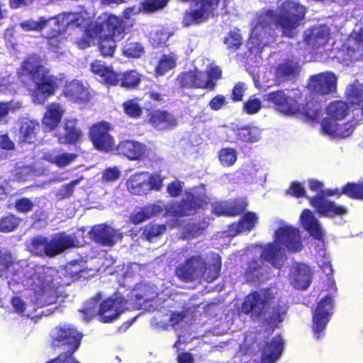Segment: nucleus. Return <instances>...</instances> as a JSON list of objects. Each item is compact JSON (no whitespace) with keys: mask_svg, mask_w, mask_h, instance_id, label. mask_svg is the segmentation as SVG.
Listing matches in <instances>:
<instances>
[{"mask_svg":"<svg viewBox=\"0 0 363 363\" xmlns=\"http://www.w3.org/2000/svg\"><path fill=\"white\" fill-rule=\"evenodd\" d=\"M306 8L297 1L285 0L277 7V11L262 9L255 18V24L247 40L250 52L263 48L276 29L282 35L291 38L294 31L305 19Z\"/></svg>","mask_w":363,"mask_h":363,"instance_id":"nucleus-1","label":"nucleus"},{"mask_svg":"<svg viewBox=\"0 0 363 363\" xmlns=\"http://www.w3.org/2000/svg\"><path fill=\"white\" fill-rule=\"evenodd\" d=\"M72 28H84L83 35L77 40L76 44L80 49L89 48L96 36L111 37L122 39L125 35L126 23L121 17L111 13L104 12L95 21L76 14L68 23Z\"/></svg>","mask_w":363,"mask_h":363,"instance_id":"nucleus-2","label":"nucleus"},{"mask_svg":"<svg viewBox=\"0 0 363 363\" xmlns=\"http://www.w3.org/2000/svg\"><path fill=\"white\" fill-rule=\"evenodd\" d=\"M21 68L35 85L32 94L34 101L43 104L58 89L61 79L50 74V69L42 64L38 55H30L23 61Z\"/></svg>","mask_w":363,"mask_h":363,"instance_id":"nucleus-3","label":"nucleus"},{"mask_svg":"<svg viewBox=\"0 0 363 363\" xmlns=\"http://www.w3.org/2000/svg\"><path fill=\"white\" fill-rule=\"evenodd\" d=\"M222 262L219 255L212 264H208L199 254L187 257L175 267L174 274L182 282L191 283L203 280L213 282L220 274Z\"/></svg>","mask_w":363,"mask_h":363,"instance_id":"nucleus-4","label":"nucleus"},{"mask_svg":"<svg viewBox=\"0 0 363 363\" xmlns=\"http://www.w3.org/2000/svg\"><path fill=\"white\" fill-rule=\"evenodd\" d=\"M90 67L94 74L101 78L103 84L108 86H120L126 90H134L139 87L142 81V74L135 69L118 73L101 60L94 61Z\"/></svg>","mask_w":363,"mask_h":363,"instance_id":"nucleus-5","label":"nucleus"},{"mask_svg":"<svg viewBox=\"0 0 363 363\" xmlns=\"http://www.w3.org/2000/svg\"><path fill=\"white\" fill-rule=\"evenodd\" d=\"M76 247L73 237L61 232L50 240L44 236H36L30 239V251L38 256L54 257L65 250Z\"/></svg>","mask_w":363,"mask_h":363,"instance_id":"nucleus-6","label":"nucleus"},{"mask_svg":"<svg viewBox=\"0 0 363 363\" xmlns=\"http://www.w3.org/2000/svg\"><path fill=\"white\" fill-rule=\"evenodd\" d=\"M286 194L296 198H306L310 205L315 209L316 212L325 216H342L347 212L345 207L336 205L335 202L326 199L323 195L308 196L304 187L297 182H291Z\"/></svg>","mask_w":363,"mask_h":363,"instance_id":"nucleus-7","label":"nucleus"},{"mask_svg":"<svg viewBox=\"0 0 363 363\" xmlns=\"http://www.w3.org/2000/svg\"><path fill=\"white\" fill-rule=\"evenodd\" d=\"M50 337L53 349H61L62 352L74 354L81 345L83 335L73 325L61 323L52 330Z\"/></svg>","mask_w":363,"mask_h":363,"instance_id":"nucleus-8","label":"nucleus"},{"mask_svg":"<svg viewBox=\"0 0 363 363\" xmlns=\"http://www.w3.org/2000/svg\"><path fill=\"white\" fill-rule=\"evenodd\" d=\"M111 130V125L108 121H101L91 125L88 137L95 150L108 153L115 149V139L110 133Z\"/></svg>","mask_w":363,"mask_h":363,"instance_id":"nucleus-9","label":"nucleus"},{"mask_svg":"<svg viewBox=\"0 0 363 363\" xmlns=\"http://www.w3.org/2000/svg\"><path fill=\"white\" fill-rule=\"evenodd\" d=\"M301 94L291 96L289 90L279 89L268 93L265 100L277 111L285 115L293 116L301 111Z\"/></svg>","mask_w":363,"mask_h":363,"instance_id":"nucleus-10","label":"nucleus"},{"mask_svg":"<svg viewBox=\"0 0 363 363\" xmlns=\"http://www.w3.org/2000/svg\"><path fill=\"white\" fill-rule=\"evenodd\" d=\"M220 0H196L195 9L186 11L184 13L182 25L189 27L206 21L214 17L218 9Z\"/></svg>","mask_w":363,"mask_h":363,"instance_id":"nucleus-11","label":"nucleus"},{"mask_svg":"<svg viewBox=\"0 0 363 363\" xmlns=\"http://www.w3.org/2000/svg\"><path fill=\"white\" fill-rule=\"evenodd\" d=\"M204 203L199 196L190 194L185 199L174 201L164 206V214L174 218H183L194 215Z\"/></svg>","mask_w":363,"mask_h":363,"instance_id":"nucleus-12","label":"nucleus"},{"mask_svg":"<svg viewBox=\"0 0 363 363\" xmlns=\"http://www.w3.org/2000/svg\"><path fill=\"white\" fill-rule=\"evenodd\" d=\"M333 300L330 294L323 297L317 303L313 314V331L320 338L333 314Z\"/></svg>","mask_w":363,"mask_h":363,"instance_id":"nucleus-13","label":"nucleus"},{"mask_svg":"<svg viewBox=\"0 0 363 363\" xmlns=\"http://www.w3.org/2000/svg\"><path fill=\"white\" fill-rule=\"evenodd\" d=\"M274 298L269 290L264 292V298H261L260 294L257 291L251 292L245 298L241 305V311L245 315L251 314L255 318H260L265 313Z\"/></svg>","mask_w":363,"mask_h":363,"instance_id":"nucleus-14","label":"nucleus"},{"mask_svg":"<svg viewBox=\"0 0 363 363\" xmlns=\"http://www.w3.org/2000/svg\"><path fill=\"white\" fill-rule=\"evenodd\" d=\"M89 235L93 242L104 247H112L122 238V234L118 230L106 223L94 225Z\"/></svg>","mask_w":363,"mask_h":363,"instance_id":"nucleus-15","label":"nucleus"},{"mask_svg":"<svg viewBox=\"0 0 363 363\" xmlns=\"http://www.w3.org/2000/svg\"><path fill=\"white\" fill-rule=\"evenodd\" d=\"M61 95L71 102L79 104L88 103L92 98L89 86L77 79L65 82Z\"/></svg>","mask_w":363,"mask_h":363,"instance_id":"nucleus-16","label":"nucleus"},{"mask_svg":"<svg viewBox=\"0 0 363 363\" xmlns=\"http://www.w3.org/2000/svg\"><path fill=\"white\" fill-rule=\"evenodd\" d=\"M337 77L331 72H321L310 77L308 86L315 94L327 95L336 91Z\"/></svg>","mask_w":363,"mask_h":363,"instance_id":"nucleus-17","label":"nucleus"},{"mask_svg":"<svg viewBox=\"0 0 363 363\" xmlns=\"http://www.w3.org/2000/svg\"><path fill=\"white\" fill-rule=\"evenodd\" d=\"M276 238L278 242L291 253L299 252L303 249L300 232L294 227L286 225L279 228Z\"/></svg>","mask_w":363,"mask_h":363,"instance_id":"nucleus-18","label":"nucleus"},{"mask_svg":"<svg viewBox=\"0 0 363 363\" xmlns=\"http://www.w3.org/2000/svg\"><path fill=\"white\" fill-rule=\"evenodd\" d=\"M204 74L198 69L182 72L178 74L176 81L182 89H197L211 87L213 84L210 80H204Z\"/></svg>","mask_w":363,"mask_h":363,"instance_id":"nucleus-19","label":"nucleus"},{"mask_svg":"<svg viewBox=\"0 0 363 363\" xmlns=\"http://www.w3.org/2000/svg\"><path fill=\"white\" fill-rule=\"evenodd\" d=\"M52 21L53 27L47 33L46 38L53 39L58 38L64 31V26L55 19H46L45 17H39L38 21L29 19L22 21L20 26L25 31H39L42 30L45 26H50Z\"/></svg>","mask_w":363,"mask_h":363,"instance_id":"nucleus-20","label":"nucleus"},{"mask_svg":"<svg viewBox=\"0 0 363 363\" xmlns=\"http://www.w3.org/2000/svg\"><path fill=\"white\" fill-rule=\"evenodd\" d=\"M148 123L158 130H167L177 125L174 116L166 110L156 109L148 113Z\"/></svg>","mask_w":363,"mask_h":363,"instance_id":"nucleus-21","label":"nucleus"},{"mask_svg":"<svg viewBox=\"0 0 363 363\" xmlns=\"http://www.w3.org/2000/svg\"><path fill=\"white\" fill-rule=\"evenodd\" d=\"M121 303L117 298H107L104 300L98 309L99 320L104 323H111L117 319L121 313Z\"/></svg>","mask_w":363,"mask_h":363,"instance_id":"nucleus-22","label":"nucleus"},{"mask_svg":"<svg viewBox=\"0 0 363 363\" xmlns=\"http://www.w3.org/2000/svg\"><path fill=\"white\" fill-rule=\"evenodd\" d=\"M147 172H138L132 174L126 182L128 191L135 196H145L149 194L147 187Z\"/></svg>","mask_w":363,"mask_h":363,"instance_id":"nucleus-23","label":"nucleus"},{"mask_svg":"<svg viewBox=\"0 0 363 363\" xmlns=\"http://www.w3.org/2000/svg\"><path fill=\"white\" fill-rule=\"evenodd\" d=\"M115 148L118 154L125 156L130 160H140L145 153V145L135 140H122Z\"/></svg>","mask_w":363,"mask_h":363,"instance_id":"nucleus-24","label":"nucleus"},{"mask_svg":"<svg viewBox=\"0 0 363 363\" xmlns=\"http://www.w3.org/2000/svg\"><path fill=\"white\" fill-rule=\"evenodd\" d=\"M325 194L340 197L345 195L351 199L363 200V179L358 182H347L341 189H328Z\"/></svg>","mask_w":363,"mask_h":363,"instance_id":"nucleus-25","label":"nucleus"},{"mask_svg":"<svg viewBox=\"0 0 363 363\" xmlns=\"http://www.w3.org/2000/svg\"><path fill=\"white\" fill-rule=\"evenodd\" d=\"M299 73L298 63L293 60H286L279 63L275 69V77L279 83L295 80Z\"/></svg>","mask_w":363,"mask_h":363,"instance_id":"nucleus-26","label":"nucleus"},{"mask_svg":"<svg viewBox=\"0 0 363 363\" xmlns=\"http://www.w3.org/2000/svg\"><path fill=\"white\" fill-rule=\"evenodd\" d=\"M282 340L275 337L267 342L261 351V363H273L280 356L282 349Z\"/></svg>","mask_w":363,"mask_h":363,"instance_id":"nucleus-27","label":"nucleus"},{"mask_svg":"<svg viewBox=\"0 0 363 363\" xmlns=\"http://www.w3.org/2000/svg\"><path fill=\"white\" fill-rule=\"evenodd\" d=\"M301 220L303 228L315 240H323V233L320 225L309 209H304L302 211Z\"/></svg>","mask_w":363,"mask_h":363,"instance_id":"nucleus-28","label":"nucleus"},{"mask_svg":"<svg viewBox=\"0 0 363 363\" xmlns=\"http://www.w3.org/2000/svg\"><path fill=\"white\" fill-rule=\"evenodd\" d=\"M263 260L269 262L275 268H281L284 260V253L277 243H269L261 253Z\"/></svg>","mask_w":363,"mask_h":363,"instance_id":"nucleus-29","label":"nucleus"},{"mask_svg":"<svg viewBox=\"0 0 363 363\" xmlns=\"http://www.w3.org/2000/svg\"><path fill=\"white\" fill-rule=\"evenodd\" d=\"M234 133L238 140L246 143H254L261 138V130L252 123L236 125Z\"/></svg>","mask_w":363,"mask_h":363,"instance_id":"nucleus-30","label":"nucleus"},{"mask_svg":"<svg viewBox=\"0 0 363 363\" xmlns=\"http://www.w3.org/2000/svg\"><path fill=\"white\" fill-rule=\"evenodd\" d=\"M64 114V110L58 103H51L43 117L42 123L49 130H54L60 123Z\"/></svg>","mask_w":363,"mask_h":363,"instance_id":"nucleus-31","label":"nucleus"},{"mask_svg":"<svg viewBox=\"0 0 363 363\" xmlns=\"http://www.w3.org/2000/svg\"><path fill=\"white\" fill-rule=\"evenodd\" d=\"M64 130L65 144L77 145L82 141L83 133L77 127V121L76 119L65 120Z\"/></svg>","mask_w":363,"mask_h":363,"instance_id":"nucleus-32","label":"nucleus"},{"mask_svg":"<svg viewBox=\"0 0 363 363\" xmlns=\"http://www.w3.org/2000/svg\"><path fill=\"white\" fill-rule=\"evenodd\" d=\"M39 130V123L34 121L23 122L18 129L19 142L29 144L34 143L36 140V135Z\"/></svg>","mask_w":363,"mask_h":363,"instance_id":"nucleus-33","label":"nucleus"},{"mask_svg":"<svg viewBox=\"0 0 363 363\" xmlns=\"http://www.w3.org/2000/svg\"><path fill=\"white\" fill-rule=\"evenodd\" d=\"M244 277L247 282H259L263 278L262 263L259 259L253 258L247 262Z\"/></svg>","mask_w":363,"mask_h":363,"instance_id":"nucleus-34","label":"nucleus"},{"mask_svg":"<svg viewBox=\"0 0 363 363\" xmlns=\"http://www.w3.org/2000/svg\"><path fill=\"white\" fill-rule=\"evenodd\" d=\"M96 39L98 40V50L105 58L114 56L117 48L116 42L121 40L106 36H96Z\"/></svg>","mask_w":363,"mask_h":363,"instance_id":"nucleus-35","label":"nucleus"},{"mask_svg":"<svg viewBox=\"0 0 363 363\" xmlns=\"http://www.w3.org/2000/svg\"><path fill=\"white\" fill-rule=\"evenodd\" d=\"M350 107L346 101L341 100L330 103L326 108V113L334 121L344 119L349 113Z\"/></svg>","mask_w":363,"mask_h":363,"instance_id":"nucleus-36","label":"nucleus"},{"mask_svg":"<svg viewBox=\"0 0 363 363\" xmlns=\"http://www.w3.org/2000/svg\"><path fill=\"white\" fill-rule=\"evenodd\" d=\"M257 220L258 217L256 213L248 211L242 216L238 222L233 223L232 228L235 229L236 234L243 231H250L255 228Z\"/></svg>","mask_w":363,"mask_h":363,"instance_id":"nucleus-37","label":"nucleus"},{"mask_svg":"<svg viewBox=\"0 0 363 363\" xmlns=\"http://www.w3.org/2000/svg\"><path fill=\"white\" fill-rule=\"evenodd\" d=\"M78 155L75 153L64 152L57 155L51 152H46L43 155V159L58 167H64L73 162Z\"/></svg>","mask_w":363,"mask_h":363,"instance_id":"nucleus-38","label":"nucleus"},{"mask_svg":"<svg viewBox=\"0 0 363 363\" xmlns=\"http://www.w3.org/2000/svg\"><path fill=\"white\" fill-rule=\"evenodd\" d=\"M140 99L138 97L128 99L123 102L121 106L124 113L129 118L138 119L143 113V108L140 104Z\"/></svg>","mask_w":363,"mask_h":363,"instance_id":"nucleus-39","label":"nucleus"},{"mask_svg":"<svg viewBox=\"0 0 363 363\" xmlns=\"http://www.w3.org/2000/svg\"><path fill=\"white\" fill-rule=\"evenodd\" d=\"M295 282L297 288L306 289L311 283V272L308 267L300 264L296 267Z\"/></svg>","mask_w":363,"mask_h":363,"instance_id":"nucleus-40","label":"nucleus"},{"mask_svg":"<svg viewBox=\"0 0 363 363\" xmlns=\"http://www.w3.org/2000/svg\"><path fill=\"white\" fill-rule=\"evenodd\" d=\"M145 52V49L143 45L138 41H134L130 38H128L123 48L122 54L125 57L128 58H139Z\"/></svg>","mask_w":363,"mask_h":363,"instance_id":"nucleus-41","label":"nucleus"},{"mask_svg":"<svg viewBox=\"0 0 363 363\" xmlns=\"http://www.w3.org/2000/svg\"><path fill=\"white\" fill-rule=\"evenodd\" d=\"M223 43L227 49L230 51H236L243 44V38L238 28L230 30L223 39Z\"/></svg>","mask_w":363,"mask_h":363,"instance_id":"nucleus-42","label":"nucleus"},{"mask_svg":"<svg viewBox=\"0 0 363 363\" xmlns=\"http://www.w3.org/2000/svg\"><path fill=\"white\" fill-rule=\"evenodd\" d=\"M218 160L224 167H232L238 159V152L233 147H223L218 153Z\"/></svg>","mask_w":363,"mask_h":363,"instance_id":"nucleus-43","label":"nucleus"},{"mask_svg":"<svg viewBox=\"0 0 363 363\" xmlns=\"http://www.w3.org/2000/svg\"><path fill=\"white\" fill-rule=\"evenodd\" d=\"M168 0H142L139 11L144 13H154L163 9L168 4Z\"/></svg>","mask_w":363,"mask_h":363,"instance_id":"nucleus-44","label":"nucleus"},{"mask_svg":"<svg viewBox=\"0 0 363 363\" xmlns=\"http://www.w3.org/2000/svg\"><path fill=\"white\" fill-rule=\"evenodd\" d=\"M285 311L281 306L277 304L272 307V311L264 319V323L272 328H277V325L283 321L282 315Z\"/></svg>","mask_w":363,"mask_h":363,"instance_id":"nucleus-45","label":"nucleus"},{"mask_svg":"<svg viewBox=\"0 0 363 363\" xmlns=\"http://www.w3.org/2000/svg\"><path fill=\"white\" fill-rule=\"evenodd\" d=\"M176 65L175 57L169 55H163L155 67V74L157 76H162L169 70L174 68Z\"/></svg>","mask_w":363,"mask_h":363,"instance_id":"nucleus-46","label":"nucleus"},{"mask_svg":"<svg viewBox=\"0 0 363 363\" xmlns=\"http://www.w3.org/2000/svg\"><path fill=\"white\" fill-rule=\"evenodd\" d=\"M20 221V218L12 213L3 216L0 218V232L6 233L15 230Z\"/></svg>","mask_w":363,"mask_h":363,"instance_id":"nucleus-47","label":"nucleus"},{"mask_svg":"<svg viewBox=\"0 0 363 363\" xmlns=\"http://www.w3.org/2000/svg\"><path fill=\"white\" fill-rule=\"evenodd\" d=\"M329 38L328 30L325 26L315 28L311 31V39L314 46L321 47L327 44Z\"/></svg>","mask_w":363,"mask_h":363,"instance_id":"nucleus-48","label":"nucleus"},{"mask_svg":"<svg viewBox=\"0 0 363 363\" xmlns=\"http://www.w3.org/2000/svg\"><path fill=\"white\" fill-rule=\"evenodd\" d=\"M247 206V202L244 198H235L228 202V216H236L243 213Z\"/></svg>","mask_w":363,"mask_h":363,"instance_id":"nucleus-49","label":"nucleus"},{"mask_svg":"<svg viewBox=\"0 0 363 363\" xmlns=\"http://www.w3.org/2000/svg\"><path fill=\"white\" fill-rule=\"evenodd\" d=\"M83 272L84 269L81 263L77 260H74L65 265L64 276L72 281H75L82 277Z\"/></svg>","mask_w":363,"mask_h":363,"instance_id":"nucleus-50","label":"nucleus"},{"mask_svg":"<svg viewBox=\"0 0 363 363\" xmlns=\"http://www.w3.org/2000/svg\"><path fill=\"white\" fill-rule=\"evenodd\" d=\"M165 230L166 225L164 224H149L144 228L142 235L150 242L154 238L163 234Z\"/></svg>","mask_w":363,"mask_h":363,"instance_id":"nucleus-51","label":"nucleus"},{"mask_svg":"<svg viewBox=\"0 0 363 363\" xmlns=\"http://www.w3.org/2000/svg\"><path fill=\"white\" fill-rule=\"evenodd\" d=\"M82 178H78L70 182L62 185L56 193V196L59 200H64L71 197L74 191V187L79 184Z\"/></svg>","mask_w":363,"mask_h":363,"instance_id":"nucleus-52","label":"nucleus"},{"mask_svg":"<svg viewBox=\"0 0 363 363\" xmlns=\"http://www.w3.org/2000/svg\"><path fill=\"white\" fill-rule=\"evenodd\" d=\"M262 101L259 99L252 95L243 103L242 110L248 115H253L258 113L262 108Z\"/></svg>","mask_w":363,"mask_h":363,"instance_id":"nucleus-53","label":"nucleus"},{"mask_svg":"<svg viewBox=\"0 0 363 363\" xmlns=\"http://www.w3.org/2000/svg\"><path fill=\"white\" fill-rule=\"evenodd\" d=\"M164 176H162L160 172H155L149 174L147 176V187H149V193L152 190L160 191L163 186V182L164 180Z\"/></svg>","mask_w":363,"mask_h":363,"instance_id":"nucleus-54","label":"nucleus"},{"mask_svg":"<svg viewBox=\"0 0 363 363\" xmlns=\"http://www.w3.org/2000/svg\"><path fill=\"white\" fill-rule=\"evenodd\" d=\"M348 98L352 104L358 106L363 115V91L357 87L352 86L348 94Z\"/></svg>","mask_w":363,"mask_h":363,"instance_id":"nucleus-55","label":"nucleus"},{"mask_svg":"<svg viewBox=\"0 0 363 363\" xmlns=\"http://www.w3.org/2000/svg\"><path fill=\"white\" fill-rule=\"evenodd\" d=\"M14 261L11 252L0 250V277L13 264Z\"/></svg>","mask_w":363,"mask_h":363,"instance_id":"nucleus-56","label":"nucleus"},{"mask_svg":"<svg viewBox=\"0 0 363 363\" xmlns=\"http://www.w3.org/2000/svg\"><path fill=\"white\" fill-rule=\"evenodd\" d=\"M331 118H325L321 123L323 131L329 135H337L339 134V125Z\"/></svg>","mask_w":363,"mask_h":363,"instance_id":"nucleus-57","label":"nucleus"},{"mask_svg":"<svg viewBox=\"0 0 363 363\" xmlns=\"http://www.w3.org/2000/svg\"><path fill=\"white\" fill-rule=\"evenodd\" d=\"M34 204L32 201L26 197L21 198L15 201L14 207L17 212L27 213L31 211Z\"/></svg>","mask_w":363,"mask_h":363,"instance_id":"nucleus-58","label":"nucleus"},{"mask_svg":"<svg viewBox=\"0 0 363 363\" xmlns=\"http://www.w3.org/2000/svg\"><path fill=\"white\" fill-rule=\"evenodd\" d=\"M206 74L208 77L207 80H210L213 84V86L211 87H206V89L213 90L216 86L215 82L222 78V70L217 65L211 66L209 69H207Z\"/></svg>","mask_w":363,"mask_h":363,"instance_id":"nucleus-59","label":"nucleus"},{"mask_svg":"<svg viewBox=\"0 0 363 363\" xmlns=\"http://www.w3.org/2000/svg\"><path fill=\"white\" fill-rule=\"evenodd\" d=\"M154 35L156 38H157V41L156 42V39L155 38H152L153 40V45L156 47L161 45L162 44H164L166 41L172 36L173 35V33L169 31L167 28H161L157 30Z\"/></svg>","mask_w":363,"mask_h":363,"instance_id":"nucleus-60","label":"nucleus"},{"mask_svg":"<svg viewBox=\"0 0 363 363\" xmlns=\"http://www.w3.org/2000/svg\"><path fill=\"white\" fill-rule=\"evenodd\" d=\"M183 191V182L175 179L167 186V192L171 197H178Z\"/></svg>","mask_w":363,"mask_h":363,"instance_id":"nucleus-61","label":"nucleus"},{"mask_svg":"<svg viewBox=\"0 0 363 363\" xmlns=\"http://www.w3.org/2000/svg\"><path fill=\"white\" fill-rule=\"evenodd\" d=\"M46 363H80L74 357V354L60 352L59 354L48 361Z\"/></svg>","mask_w":363,"mask_h":363,"instance_id":"nucleus-62","label":"nucleus"},{"mask_svg":"<svg viewBox=\"0 0 363 363\" xmlns=\"http://www.w3.org/2000/svg\"><path fill=\"white\" fill-rule=\"evenodd\" d=\"M245 84L242 82H238L232 89L230 99L234 102L241 101L245 92Z\"/></svg>","mask_w":363,"mask_h":363,"instance_id":"nucleus-63","label":"nucleus"},{"mask_svg":"<svg viewBox=\"0 0 363 363\" xmlns=\"http://www.w3.org/2000/svg\"><path fill=\"white\" fill-rule=\"evenodd\" d=\"M227 104L225 96L222 94H218L213 97L209 103L208 106L211 110L218 111L220 110Z\"/></svg>","mask_w":363,"mask_h":363,"instance_id":"nucleus-64","label":"nucleus"}]
</instances>
